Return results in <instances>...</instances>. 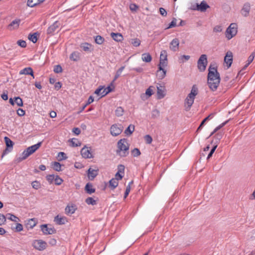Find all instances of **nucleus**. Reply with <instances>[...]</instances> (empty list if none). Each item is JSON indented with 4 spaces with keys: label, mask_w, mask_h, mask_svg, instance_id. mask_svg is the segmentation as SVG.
Returning <instances> with one entry per match:
<instances>
[{
    "label": "nucleus",
    "mask_w": 255,
    "mask_h": 255,
    "mask_svg": "<svg viewBox=\"0 0 255 255\" xmlns=\"http://www.w3.org/2000/svg\"><path fill=\"white\" fill-rule=\"evenodd\" d=\"M220 83V78L217 69L212 66L209 68L208 75V84L210 89L216 91Z\"/></svg>",
    "instance_id": "nucleus-1"
},
{
    "label": "nucleus",
    "mask_w": 255,
    "mask_h": 255,
    "mask_svg": "<svg viewBox=\"0 0 255 255\" xmlns=\"http://www.w3.org/2000/svg\"><path fill=\"white\" fill-rule=\"evenodd\" d=\"M129 144L125 138L121 139L117 143L116 153L121 157H126L129 154Z\"/></svg>",
    "instance_id": "nucleus-2"
},
{
    "label": "nucleus",
    "mask_w": 255,
    "mask_h": 255,
    "mask_svg": "<svg viewBox=\"0 0 255 255\" xmlns=\"http://www.w3.org/2000/svg\"><path fill=\"white\" fill-rule=\"evenodd\" d=\"M198 93L197 87L194 85L191 89L190 93L188 95L185 101L184 106L186 111H189L192 105L194 103V99L196 96L198 94Z\"/></svg>",
    "instance_id": "nucleus-3"
},
{
    "label": "nucleus",
    "mask_w": 255,
    "mask_h": 255,
    "mask_svg": "<svg viewBox=\"0 0 255 255\" xmlns=\"http://www.w3.org/2000/svg\"><path fill=\"white\" fill-rule=\"evenodd\" d=\"M41 142H39L37 144L31 145L24 150L19 157V161L23 160L26 159L29 156L36 151L41 146Z\"/></svg>",
    "instance_id": "nucleus-4"
},
{
    "label": "nucleus",
    "mask_w": 255,
    "mask_h": 255,
    "mask_svg": "<svg viewBox=\"0 0 255 255\" xmlns=\"http://www.w3.org/2000/svg\"><path fill=\"white\" fill-rule=\"evenodd\" d=\"M238 32V25L235 23L230 24L225 31V35L228 40L234 37Z\"/></svg>",
    "instance_id": "nucleus-5"
},
{
    "label": "nucleus",
    "mask_w": 255,
    "mask_h": 255,
    "mask_svg": "<svg viewBox=\"0 0 255 255\" xmlns=\"http://www.w3.org/2000/svg\"><path fill=\"white\" fill-rule=\"evenodd\" d=\"M207 63V55L205 54L201 55L197 62L198 68L200 72H203L205 70Z\"/></svg>",
    "instance_id": "nucleus-6"
},
{
    "label": "nucleus",
    "mask_w": 255,
    "mask_h": 255,
    "mask_svg": "<svg viewBox=\"0 0 255 255\" xmlns=\"http://www.w3.org/2000/svg\"><path fill=\"white\" fill-rule=\"evenodd\" d=\"M123 130V127L120 124H114L110 128L111 134L114 136L120 135Z\"/></svg>",
    "instance_id": "nucleus-7"
},
{
    "label": "nucleus",
    "mask_w": 255,
    "mask_h": 255,
    "mask_svg": "<svg viewBox=\"0 0 255 255\" xmlns=\"http://www.w3.org/2000/svg\"><path fill=\"white\" fill-rule=\"evenodd\" d=\"M40 229L44 235H52L56 232V230L52 225L43 224L40 226Z\"/></svg>",
    "instance_id": "nucleus-8"
},
{
    "label": "nucleus",
    "mask_w": 255,
    "mask_h": 255,
    "mask_svg": "<svg viewBox=\"0 0 255 255\" xmlns=\"http://www.w3.org/2000/svg\"><path fill=\"white\" fill-rule=\"evenodd\" d=\"M112 91V89L110 86L105 88L103 86L99 87L95 91V94L98 96H101V97H104L110 92Z\"/></svg>",
    "instance_id": "nucleus-9"
},
{
    "label": "nucleus",
    "mask_w": 255,
    "mask_h": 255,
    "mask_svg": "<svg viewBox=\"0 0 255 255\" xmlns=\"http://www.w3.org/2000/svg\"><path fill=\"white\" fill-rule=\"evenodd\" d=\"M33 247L39 251H43L46 248L47 243L42 240H34L32 243Z\"/></svg>",
    "instance_id": "nucleus-10"
},
{
    "label": "nucleus",
    "mask_w": 255,
    "mask_h": 255,
    "mask_svg": "<svg viewBox=\"0 0 255 255\" xmlns=\"http://www.w3.org/2000/svg\"><path fill=\"white\" fill-rule=\"evenodd\" d=\"M81 154L82 157L85 158H92L93 157V155L91 148L86 146L82 148L81 150Z\"/></svg>",
    "instance_id": "nucleus-11"
},
{
    "label": "nucleus",
    "mask_w": 255,
    "mask_h": 255,
    "mask_svg": "<svg viewBox=\"0 0 255 255\" xmlns=\"http://www.w3.org/2000/svg\"><path fill=\"white\" fill-rule=\"evenodd\" d=\"M153 86H149L145 91V93L142 94L140 95V98L142 100L145 101L147 100L153 94Z\"/></svg>",
    "instance_id": "nucleus-12"
},
{
    "label": "nucleus",
    "mask_w": 255,
    "mask_h": 255,
    "mask_svg": "<svg viewBox=\"0 0 255 255\" xmlns=\"http://www.w3.org/2000/svg\"><path fill=\"white\" fill-rule=\"evenodd\" d=\"M179 46V40L178 38H175L169 43V49L173 52H176L178 50Z\"/></svg>",
    "instance_id": "nucleus-13"
},
{
    "label": "nucleus",
    "mask_w": 255,
    "mask_h": 255,
    "mask_svg": "<svg viewBox=\"0 0 255 255\" xmlns=\"http://www.w3.org/2000/svg\"><path fill=\"white\" fill-rule=\"evenodd\" d=\"M233 57V53L230 51L227 52L226 56H225L224 62L226 64L228 68H229L232 64Z\"/></svg>",
    "instance_id": "nucleus-14"
},
{
    "label": "nucleus",
    "mask_w": 255,
    "mask_h": 255,
    "mask_svg": "<svg viewBox=\"0 0 255 255\" xmlns=\"http://www.w3.org/2000/svg\"><path fill=\"white\" fill-rule=\"evenodd\" d=\"M21 20L16 18L12 20L8 25V29L10 30H13L18 28Z\"/></svg>",
    "instance_id": "nucleus-15"
},
{
    "label": "nucleus",
    "mask_w": 255,
    "mask_h": 255,
    "mask_svg": "<svg viewBox=\"0 0 255 255\" xmlns=\"http://www.w3.org/2000/svg\"><path fill=\"white\" fill-rule=\"evenodd\" d=\"M166 95V89L164 87L159 85L157 86V99H161L163 98Z\"/></svg>",
    "instance_id": "nucleus-16"
},
{
    "label": "nucleus",
    "mask_w": 255,
    "mask_h": 255,
    "mask_svg": "<svg viewBox=\"0 0 255 255\" xmlns=\"http://www.w3.org/2000/svg\"><path fill=\"white\" fill-rule=\"evenodd\" d=\"M250 10H251L250 4L248 2L244 4V5L241 10V14L245 17H247V16H249V15L250 14Z\"/></svg>",
    "instance_id": "nucleus-17"
},
{
    "label": "nucleus",
    "mask_w": 255,
    "mask_h": 255,
    "mask_svg": "<svg viewBox=\"0 0 255 255\" xmlns=\"http://www.w3.org/2000/svg\"><path fill=\"white\" fill-rule=\"evenodd\" d=\"M59 25V22L56 21L48 28L47 33L49 34H53L58 28Z\"/></svg>",
    "instance_id": "nucleus-18"
},
{
    "label": "nucleus",
    "mask_w": 255,
    "mask_h": 255,
    "mask_svg": "<svg viewBox=\"0 0 255 255\" xmlns=\"http://www.w3.org/2000/svg\"><path fill=\"white\" fill-rule=\"evenodd\" d=\"M77 209L76 206L73 204H68L65 208V211L67 215L73 214Z\"/></svg>",
    "instance_id": "nucleus-19"
},
{
    "label": "nucleus",
    "mask_w": 255,
    "mask_h": 255,
    "mask_svg": "<svg viewBox=\"0 0 255 255\" xmlns=\"http://www.w3.org/2000/svg\"><path fill=\"white\" fill-rule=\"evenodd\" d=\"M209 7V6L205 1H202L200 4H196V9L200 11H205Z\"/></svg>",
    "instance_id": "nucleus-20"
},
{
    "label": "nucleus",
    "mask_w": 255,
    "mask_h": 255,
    "mask_svg": "<svg viewBox=\"0 0 255 255\" xmlns=\"http://www.w3.org/2000/svg\"><path fill=\"white\" fill-rule=\"evenodd\" d=\"M20 75H30L34 78V74L32 69L31 67H26L19 71Z\"/></svg>",
    "instance_id": "nucleus-21"
},
{
    "label": "nucleus",
    "mask_w": 255,
    "mask_h": 255,
    "mask_svg": "<svg viewBox=\"0 0 255 255\" xmlns=\"http://www.w3.org/2000/svg\"><path fill=\"white\" fill-rule=\"evenodd\" d=\"M111 36L112 38L117 42H121L124 40L123 36L120 33L112 32Z\"/></svg>",
    "instance_id": "nucleus-22"
},
{
    "label": "nucleus",
    "mask_w": 255,
    "mask_h": 255,
    "mask_svg": "<svg viewBox=\"0 0 255 255\" xmlns=\"http://www.w3.org/2000/svg\"><path fill=\"white\" fill-rule=\"evenodd\" d=\"M44 0H28L27 5L30 7H33L42 2Z\"/></svg>",
    "instance_id": "nucleus-23"
},
{
    "label": "nucleus",
    "mask_w": 255,
    "mask_h": 255,
    "mask_svg": "<svg viewBox=\"0 0 255 255\" xmlns=\"http://www.w3.org/2000/svg\"><path fill=\"white\" fill-rule=\"evenodd\" d=\"M70 145L73 147L79 146L81 145V142L77 138H73L68 140Z\"/></svg>",
    "instance_id": "nucleus-24"
},
{
    "label": "nucleus",
    "mask_w": 255,
    "mask_h": 255,
    "mask_svg": "<svg viewBox=\"0 0 255 255\" xmlns=\"http://www.w3.org/2000/svg\"><path fill=\"white\" fill-rule=\"evenodd\" d=\"M255 56V53L253 52L248 57V60L247 61V63L246 65L244 66L243 70L245 69L246 68L248 67V66L252 62L253 60L254 59Z\"/></svg>",
    "instance_id": "nucleus-25"
},
{
    "label": "nucleus",
    "mask_w": 255,
    "mask_h": 255,
    "mask_svg": "<svg viewBox=\"0 0 255 255\" xmlns=\"http://www.w3.org/2000/svg\"><path fill=\"white\" fill-rule=\"evenodd\" d=\"M142 60L145 62H150L152 60L150 54L148 53H145L141 55Z\"/></svg>",
    "instance_id": "nucleus-26"
},
{
    "label": "nucleus",
    "mask_w": 255,
    "mask_h": 255,
    "mask_svg": "<svg viewBox=\"0 0 255 255\" xmlns=\"http://www.w3.org/2000/svg\"><path fill=\"white\" fill-rule=\"evenodd\" d=\"M54 223L57 225H62L64 224L63 217L58 215L54 219Z\"/></svg>",
    "instance_id": "nucleus-27"
},
{
    "label": "nucleus",
    "mask_w": 255,
    "mask_h": 255,
    "mask_svg": "<svg viewBox=\"0 0 255 255\" xmlns=\"http://www.w3.org/2000/svg\"><path fill=\"white\" fill-rule=\"evenodd\" d=\"M36 225V221L34 218L29 219L26 224V226L29 229H32Z\"/></svg>",
    "instance_id": "nucleus-28"
},
{
    "label": "nucleus",
    "mask_w": 255,
    "mask_h": 255,
    "mask_svg": "<svg viewBox=\"0 0 255 255\" xmlns=\"http://www.w3.org/2000/svg\"><path fill=\"white\" fill-rule=\"evenodd\" d=\"M119 184V181L117 179L112 178L109 181V186L112 189L116 188Z\"/></svg>",
    "instance_id": "nucleus-29"
},
{
    "label": "nucleus",
    "mask_w": 255,
    "mask_h": 255,
    "mask_svg": "<svg viewBox=\"0 0 255 255\" xmlns=\"http://www.w3.org/2000/svg\"><path fill=\"white\" fill-rule=\"evenodd\" d=\"M167 60H160L158 68L159 70H163V69H165L167 67Z\"/></svg>",
    "instance_id": "nucleus-30"
},
{
    "label": "nucleus",
    "mask_w": 255,
    "mask_h": 255,
    "mask_svg": "<svg viewBox=\"0 0 255 255\" xmlns=\"http://www.w3.org/2000/svg\"><path fill=\"white\" fill-rule=\"evenodd\" d=\"M80 47L85 51L89 52L90 51L92 45L88 43H84L81 44Z\"/></svg>",
    "instance_id": "nucleus-31"
},
{
    "label": "nucleus",
    "mask_w": 255,
    "mask_h": 255,
    "mask_svg": "<svg viewBox=\"0 0 255 255\" xmlns=\"http://www.w3.org/2000/svg\"><path fill=\"white\" fill-rule=\"evenodd\" d=\"M166 74V70L165 69H163V70H158L157 71V75L159 79H163Z\"/></svg>",
    "instance_id": "nucleus-32"
},
{
    "label": "nucleus",
    "mask_w": 255,
    "mask_h": 255,
    "mask_svg": "<svg viewBox=\"0 0 255 255\" xmlns=\"http://www.w3.org/2000/svg\"><path fill=\"white\" fill-rule=\"evenodd\" d=\"M134 130V126L130 125L125 130V132L127 135H130Z\"/></svg>",
    "instance_id": "nucleus-33"
},
{
    "label": "nucleus",
    "mask_w": 255,
    "mask_h": 255,
    "mask_svg": "<svg viewBox=\"0 0 255 255\" xmlns=\"http://www.w3.org/2000/svg\"><path fill=\"white\" fill-rule=\"evenodd\" d=\"M6 219L15 222H17L19 220L18 218L16 217L15 215L9 213L6 215Z\"/></svg>",
    "instance_id": "nucleus-34"
},
{
    "label": "nucleus",
    "mask_w": 255,
    "mask_h": 255,
    "mask_svg": "<svg viewBox=\"0 0 255 255\" xmlns=\"http://www.w3.org/2000/svg\"><path fill=\"white\" fill-rule=\"evenodd\" d=\"M70 59L74 61L80 59V53L78 52H74L70 55Z\"/></svg>",
    "instance_id": "nucleus-35"
},
{
    "label": "nucleus",
    "mask_w": 255,
    "mask_h": 255,
    "mask_svg": "<svg viewBox=\"0 0 255 255\" xmlns=\"http://www.w3.org/2000/svg\"><path fill=\"white\" fill-rule=\"evenodd\" d=\"M85 190L87 193L92 194L95 191V190L93 188V186L90 183H87L85 186Z\"/></svg>",
    "instance_id": "nucleus-36"
},
{
    "label": "nucleus",
    "mask_w": 255,
    "mask_h": 255,
    "mask_svg": "<svg viewBox=\"0 0 255 255\" xmlns=\"http://www.w3.org/2000/svg\"><path fill=\"white\" fill-rule=\"evenodd\" d=\"M51 167L56 171L61 170V165L58 162H53L51 163Z\"/></svg>",
    "instance_id": "nucleus-37"
},
{
    "label": "nucleus",
    "mask_w": 255,
    "mask_h": 255,
    "mask_svg": "<svg viewBox=\"0 0 255 255\" xmlns=\"http://www.w3.org/2000/svg\"><path fill=\"white\" fill-rule=\"evenodd\" d=\"M124 110L121 107H118L115 111V114L117 117H121L124 115Z\"/></svg>",
    "instance_id": "nucleus-38"
},
{
    "label": "nucleus",
    "mask_w": 255,
    "mask_h": 255,
    "mask_svg": "<svg viewBox=\"0 0 255 255\" xmlns=\"http://www.w3.org/2000/svg\"><path fill=\"white\" fill-rule=\"evenodd\" d=\"M28 39L32 41L33 43H35L37 41V37L36 33H34L33 34H29L28 35Z\"/></svg>",
    "instance_id": "nucleus-39"
},
{
    "label": "nucleus",
    "mask_w": 255,
    "mask_h": 255,
    "mask_svg": "<svg viewBox=\"0 0 255 255\" xmlns=\"http://www.w3.org/2000/svg\"><path fill=\"white\" fill-rule=\"evenodd\" d=\"M97 175V171L89 168L88 170V175L89 177L95 178Z\"/></svg>",
    "instance_id": "nucleus-40"
},
{
    "label": "nucleus",
    "mask_w": 255,
    "mask_h": 255,
    "mask_svg": "<svg viewBox=\"0 0 255 255\" xmlns=\"http://www.w3.org/2000/svg\"><path fill=\"white\" fill-rule=\"evenodd\" d=\"M104 38L100 36V35H97L96 36L95 38V42L98 44H102L104 42Z\"/></svg>",
    "instance_id": "nucleus-41"
},
{
    "label": "nucleus",
    "mask_w": 255,
    "mask_h": 255,
    "mask_svg": "<svg viewBox=\"0 0 255 255\" xmlns=\"http://www.w3.org/2000/svg\"><path fill=\"white\" fill-rule=\"evenodd\" d=\"M4 140L6 143V145L7 147L12 148L13 143L8 137L5 136L4 137Z\"/></svg>",
    "instance_id": "nucleus-42"
},
{
    "label": "nucleus",
    "mask_w": 255,
    "mask_h": 255,
    "mask_svg": "<svg viewBox=\"0 0 255 255\" xmlns=\"http://www.w3.org/2000/svg\"><path fill=\"white\" fill-rule=\"evenodd\" d=\"M140 40L137 38H133L131 39V43L135 47H138L140 45Z\"/></svg>",
    "instance_id": "nucleus-43"
},
{
    "label": "nucleus",
    "mask_w": 255,
    "mask_h": 255,
    "mask_svg": "<svg viewBox=\"0 0 255 255\" xmlns=\"http://www.w3.org/2000/svg\"><path fill=\"white\" fill-rule=\"evenodd\" d=\"M55 178V175H54V174H49V175H47V176H46V179L49 183H54Z\"/></svg>",
    "instance_id": "nucleus-44"
},
{
    "label": "nucleus",
    "mask_w": 255,
    "mask_h": 255,
    "mask_svg": "<svg viewBox=\"0 0 255 255\" xmlns=\"http://www.w3.org/2000/svg\"><path fill=\"white\" fill-rule=\"evenodd\" d=\"M160 60H167V53L166 50H162L160 54Z\"/></svg>",
    "instance_id": "nucleus-45"
},
{
    "label": "nucleus",
    "mask_w": 255,
    "mask_h": 255,
    "mask_svg": "<svg viewBox=\"0 0 255 255\" xmlns=\"http://www.w3.org/2000/svg\"><path fill=\"white\" fill-rule=\"evenodd\" d=\"M141 153L139 149L137 148H134L131 150V154L134 157H137L140 155Z\"/></svg>",
    "instance_id": "nucleus-46"
},
{
    "label": "nucleus",
    "mask_w": 255,
    "mask_h": 255,
    "mask_svg": "<svg viewBox=\"0 0 255 255\" xmlns=\"http://www.w3.org/2000/svg\"><path fill=\"white\" fill-rule=\"evenodd\" d=\"M86 203L88 205H94L96 204V201L92 197H88L86 199Z\"/></svg>",
    "instance_id": "nucleus-47"
},
{
    "label": "nucleus",
    "mask_w": 255,
    "mask_h": 255,
    "mask_svg": "<svg viewBox=\"0 0 255 255\" xmlns=\"http://www.w3.org/2000/svg\"><path fill=\"white\" fill-rule=\"evenodd\" d=\"M124 68L125 67L122 66L117 71L116 75L114 78V81L116 80L120 76Z\"/></svg>",
    "instance_id": "nucleus-48"
},
{
    "label": "nucleus",
    "mask_w": 255,
    "mask_h": 255,
    "mask_svg": "<svg viewBox=\"0 0 255 255\" xmlns=\"http://www.w3.org/2000/svg\"><path fill=\"white\" fill-rule=\"evenodd\" d=\"M14 102L18 106H19V107H21L23 106V102H22V99L19 97H15V101H14Z\"/></svg>",
    "instance_id": "nucleus-49"
},
{
    "label": "nucleus",
    "mask_w": 255,
    "mask_h": 255,
    "mask_svg": "<svg viewBox=\"0 0 255 255\" xmlns=\"http://www.w3.org/2000/svg\"><path fill=\"white\" fill-rule=\"evenodd\" d=\"M223 26L221 25H218L215 26L213 28V32L218 33L221 32L223 31Z\"/></svg>",
    "instance_id": "nucleus-50"
},
{
    "label": "nucleus",
    "mask_w": 255,
    "mask_h": 255,
    "mask_svg": "<svg viewBox=\"0 0 255 255\" xmlns=\"http://www.w3.org/2000/svg\"><path fill=\"white\" fill-rule=\"evenodd\" d=\"M31 185L32 187L35 189H38L41 187L40 183L37 181L32 182L31 183Z\"/></svg>",
    "instance_id": "nucleus-51"
},
{
    "label": "nucleus",
    "mask_w": 255,
    "mask_h": 255,
    "mask_svg": "<svg viewBox=\"0 0 255 255\" xmlns=\"http://www.w3.org/2000/svg\"><path fill=\"white\" fill-rule=\"evenodd\" d=\"M53 71L56 73L62 72V68L60 65H55L54 67Z\"/></svg>",
    "instance_id": "nucleus-52"
},
{
    "label": "nucleus",
    "mask_w": 255,
    "mask_h": 255,
    "mask_svg": "<svg viewBox=\"0 0 255 255\" xmlns=\"http://www.w3.org/2000/svg\"><path fill=\"white\" fill-rule=\"evenodd\" d=\"M144 139L147 144H150L152 141V138L149 135H146L144 137Z\"/></svg>",
    "instance_id": "nucleus-53"
},
{
    "label": "nucleus",
    "mask_w": 255,
    "mask_h": 255,
    "mask_svg": "<svg viewBox=\"0 0 255 255\" xmlns=\"http://www.w3.org/2000/svg\"><path fill=\"white\" fill-rule=\"evenodd\" d=\"M159 115V111L157 109H154L151 112V117L153 118H156Z\"/></svg>",
    "instance_id": "nucleus-54"
},
{
    "label": "nucleus",
    "mask_w": 255,
    "mask_h": 255,
    "mask_svg": "<svg viewBox=\"0 0 255 255\" xmlns=\"http://www.w3.org/2000/svg\"><path fill=\"white\" fill-rule=\"evenodd\" d=\"M63 182V180L62 178H60L58 175H55V178L54 180V183L56 185H60Z\"/></svg>",
    "instance_id": "nucleus-55"
},
{
    "label": "nucleus",
    "mask_w": 255,
    "mask_h": 255,
    "mask_svg": "<svg viewBox=\"0 0 255 255\" xmlns=\"http://www.w3.org/2000/svg\"><path fill=\"white\" fill-rule=\"evenodd\" d=\"M132 183V182H130L129 184L127 186L126 190L125 193L124 198H126L128 195L130 191V184Z\"/></svg>",
    "instance_id": "nucleus-56"
},
{
    "label": "nucleus",
    "mask_w": 255,
    "mask_h": 255,
    "mask_svg": "<svg viewBox=\"0 0 255 255\" xmlns=\"http://www.w3.org/2000/svg\"><path fill=\"white\" fill-rule=\"evenodd\" d=\"M6 216L3 214H0V226L4 224L6 222Z\"/></svg>",
    "instance_id": "nucleus-57"
},
{
    "label": "nucleus",
    "mask_w": 255,
    "mask_h": 255,
    "mask_svg": "<svg viewBox=\"0 0 255 255\" xmlns=\"http://www.w3.org/2000/svg\"><path fill=\"white\" fill-rule=\"evenodd\" d=\"M17 43L19 46L22 48H25L26 46V43L24 40H19L17 41Z\"/></svg>",
    "instance_id": "nucleus-58"
},
{
    "label": "nucleus",
    "mask_w": 255,
    "mask_h": 255,
    "mask_svg": "<svg viewBox=\"0 0 255 255\" xmlns=\"http://www.w3.org/2000/svg\"><path fill=\"white\" fill-rule=\"evenodd\" d=\"M15 229V231L18 232L22 231L23 230V226H22V224H21L20 223H16Z\"/></svg>",
    "instance_id": "nucleus-59"
},
{
    "label": "nucleus",
    "mask_w": 255,
    "mask_h": 255,
    "mask_svg": "<svg viewBox=\"0 0 255 255\" xmlns=\"http://www.w3.org/2000/svg\"><path fill=\"white\" fill-rule=\"evenodd\" d=\"M118 172L124 174L125 166L123 165L120 164L118 167Z\"/></svg>",
    "instance_id": "nucleus-60"
},
{
    "label": "nucleus",
    "mask_w": 255,
    "mask_h": 255,
    "mask_svg": "<svg viewBox=\"0 0 255 255\" xmlns=\"http://www.w3.org/2000/svg\"><path fill=\"white\" fill-rule=\"evenodd\" d=\"M176 25V19H173L172 21L169 23L167 28H171L175 27Z\"/></svg>",
    "instance_id": "nucleus-61"
},
{
    "label": "nucleus",
    "mask_w": 255,
    "mask_h": 255,
    "mask_svg": "<svg viewBox=\"0 0 255 255\" xmlns=\"http://www.w3.org/2000/svg\"><path fill=\"white\" fill-rule=\"evenodd\" d=\"M124 176V174H122L119 172H117L115 175V179H117L118 181H119L120 180H121Z\"/></svg>",
    "instance_id": "nucleus-62"
},
{
    "label": "nucleus",
    "mask_w": 255,
    "mask_h": 255,
    "mask_svg": "<svg viewBox=\"0 0 255 255\" xmlns=\"http://www.w3.org/2000/svg\"><path fill=\"white\" fill-rule=\"evenodd\" d=\"M129 8L132 11H135L138 8V6L134 3L130 4L129 5Z\"/></svg>",
    "instance_id": "nucleus-63"
},
{
    "label": "nucleus",
    "mask_w": 255,
    "mask_h": 255,
    "mask_svg": "<svg viewBox=\"0 0 255 255\" xmlns=\"http://www.w3.org/2000/svg\"><path fill=\"white\" fill-rule=\"evenodd\" d=\"M17 115L21 117V116H24L25 115V111L23 109L19 108L17 110Z\"/></svg>",
    "instance_id": "nucleus-64"
}]
</instances>
